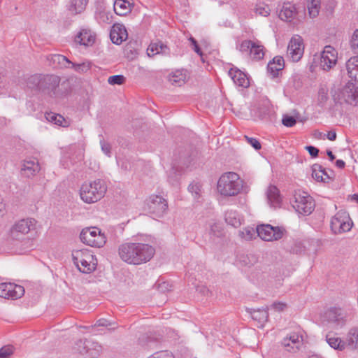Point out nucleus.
<instances>
[{
  "label": "nucleus",
  "instance_id": "36",
  "mask_svg": "<svg viewBox=\"0 0 358 358\" xmlns=\"http://www.w3.org/2000/svg\"><path fill=\"white\" fill-rule=\"evenodd\" d=\"M88 0H69V10L73 14L81 13L85 10Z\"/></svg>",
  "mask_w": 358,
  "mask_h": 358
},
{
  "label": "nucleus",
  "instance_id": "3",
  "mask_svg": "<svg viewBox=\"0 0 358 358\" xmlns=\"http://www.w3.org/2000/svg\"><path fill=\"white\" fill-rule=\"evenodd\" d=\"M106 189L104 180H86L80 187V196L85 203H95L104 196Z\"/></svg>",
  "mask_w": 358,
  "mask_h": 358
},
{
  "label": "nucleus",
  "instance_id": "34",
  "mask_svg": "<svg viewBox=\"0 0 358 358\" xmlns=\"http://www.w3.org/2000/svg\"><path fill=\"white\" fill-rule=\"evenodd\" d=\"M96 259L92 256V259H85L77 268L83 273H90L96 269Z\"/></svg>",
  "mask_w": 358,
  "mask_h": 358
},
{
  "label": "nucleus",
  "instance_id": "25",
  "mask_svg": "<svg viewBox=\"0 0 358 358\" xmlns=\"http://www.w3.org/2000/svg\"><path fill=\"white\" fill-rule=\"evenodd\" d=\"M302 339L296 334H292L289 336L283 338L282 341V345L286 348V350L291 352L295 351L299 349L300 344L301 343Z\"/></svg>",
  "mask_w": 358,
  "mask_h": 358
},
{
  "label": "nucleus",
  "instance_id": "24",
  "mask_svg": "<svg viewBox=\"0 0 358 358\" xmlns=\"http://www.w3.org/2000/svg\"><path fill=\"white\" fill-rule=\"evenodd\" d=\"M133 7L134 3L129 0H115L113 4L114 12L120 16L130 13Z\"/></svg>",
  "mask_w": 358,
  "mask_h": 358
},
{
  "label": "nucleus",
  "instance_id": "42",
  "mask_svg": "<svg viewBox=\"0 0 358 358\" xmlns=\"http://www.w3.org/2000/svg\"><path fill=\"white\" fill-rule=\"evenodd\" d=\"M250 313L252 319L258 320L259 322L267 321L268 317V313L266 309L253 310Z\"/></svg>",
  "mask_w": 358,
  "mask_h": 358
},
{
  "label": "nucleus",
  "instance_id": "2",
  "mask_svg": "<svg viewBox=\"0 0 358 358\" xmlns=\"http://www.w3.org/2000/svg\"><path fill=\"white\" fill-rule=\"evenodd\" d=\"M60 78L55 75L36 74L27 80V87L34 94H43L50 97H56Z\"/></svg>",
  "mask_w": 358,
  "mask_h": 358
},
{
  "label": "nucleus",
  "instance_id": "48",
  "mask_svg": "<svg viewBox=\"0 0 358 358\" xmlns=\"http://www.w3.org/2000/svg\"><path fill=\"white\" fill-rule=\"evenodd\" d=\"M350 44L352 50L358 54V29L354 31Z\"/></svg>",
  "mask_w": 358,
  "mask_h": 358
},
{
  "label": "nucleus",
  "instance_id": "7",
  "mask_svg": "<svg viewBox=\"0 0 358 358\" xmlns=\"http://www.w3.org/2000/svg\"><path fill=\"white\" fill-rule=\"evenodd\" d=\"M334 99L340 103H348L358 107V90L352 83H348L336 95Z\"/></svg>",
  "mask_w": 358,
  "mask_h": 358
},
{
  "label": "nucleus",
  "instance_id": "26",
  "mask_svg": "<svg viewBox=\"0 0 358 358\" xmlns=\"http://www.w3.org/2000/svg\"><path fill=\"white\" fill-rule=\"evenodd\" d=\"M47 60L49 64L53 68L64 67L69 68L71 61L62 55H51L48 56Z\"/></svg>",
  "mask_w": 358,
  "mask_h": 358
},
{
  "label": "nucleus",
  "instance_id": "45",
  "mask_svg": "<svg viewBox=\"0 0 358 358\" xmlns=\"http://www.w3.org/2000/svg\"><path fill=\"white\" fill-rule=\"evenodd\" d=\"M201 184L199 180H193L188 186V190L191 192L195 197H197L200 195L201 192Z\"/></svg>",
  "mask_w": 358,
  "mask_h": 358
},
{
  "label": "nucleus",
  "instance_id": "28",
  "mask_svg": "<svg viewBox=\"0 0 358 358\" xmlns=\"http://www.w3.org/2000/svg\"><path fill=\"white\" fill-rule=\"evenodd\" d=\"M296 8L291 3H285L279 13V17L285 21L291 22L296 15Z\"/></svg>",
  "mask_w": 358,
  "mask_h": 358
},
{
  "label": "nucleus",
  "instance_id": "8",
  "mask_svg": "<svg viewBox=\"0 0 358 358\" xmlns=\"http://www.w3.org/2000/svg\"><path fill=\"white\" fill-rule=\"evenodd\" d=\"M304 52V44L301 36L294 35L291 38L287 45V57L293 62H299Z\"/></svg>",
  "mask_w": 358,
  "mask_h": 358
},
{
  "label": "nucleus",
  "instance_id": "12",
  "mask_svg": "<svg viewBox=\"0 0 358 358\" xmlns=\"http://www.w3.org/2000/svg\"><path fill=\"white\" fill-rule=\"evenodd\" d=\"M243 187V180H217V190L224 196H235Z\"/></svg>",
  "mask_w": 358,
  "mask_h": 358
},
{
  "label": "nucleus",
  "instance_id": "33",
  "mask_svg": "<svg viewBox=\"0 0 358 358\" xmlns=\"http://www.w3.org/2000/svg\"><path fill=\"white\" fill-rule=\"evenodd\" d=\"M92 256L94 255L87 250H76L72 252V259L76 267L85 259H92Z\"/></svg>",
  "mask_w": 358,
  "mask_h": 358
},
{
  "label": "nucleus",
  "instance_id": "51",
  "mask_svg": "<svg viewBox=\"0 0 358 358\" xmlns=\"http://www.w3.org/2000/svg\"><path fill=\"white\" fill-rule=\"evenodd\" d=\"M282 123L285 127H292L296 124V120L294 117L285 115L282 117Z\"/></svg>",
  "mask_w": 358,
  "mask_h": 358
},
{
  "label": "nucleus",
  "instance_id": "55",
  "mask_svg": "<svg viewBox=\"0 0 358 358\" xmlns=\"http://www.w3.org/2000/svg\"><path fill=\"white\" fill-rule=\"evenodd\" d=\"M101 150L103 152V153L108 156V157H110V150H111V147L110 145V144L104 142L103 141H101Z\"/></svg>",
  "mask_w": 358,
  "mask_h": 358
},
{
  "label": "nucleus",
  "instance_id": "54",
  "mask_svg": "<svg viewBox=\"0 0 358 358\" xmlns=\"http://www.w3.org/2000/svg\"><path fill=\"white\" fill-rule=\"evenodd\" d=\"M219 179H241V176L235 172H226Z\"/></svg>",
  "mask_w": 358,
  "mask_h": 358
},
{
  "label": "nucleus",
  "instance_id": "61",
  "mask_svg": "<svg viewBox=\"0 0 358 358\" xmlns=\"http://www.w3.org/2000/svg\"><path fill=\"white\" fill-rule=\"evenodd\" d=\"M327 137L330 141H335L336 138V134L335 131H329L327 135Z\"/></svg>",
  "mask_w": 358,
  "mask_h": 358
},
{
  "label": "nucleus",
  "instance_id": "31",
  "mask_svg": "<svg viewBox=\"0 0 358 358\" xmlns=\"http://www.w3.org/2000/svg\"><path fill=\"white\" fill-rule=\"evenodd\" d=\"M264 47L258 41L253 42L249 52L250 57L254 61H259L264 58Z\"/></svg>",
  "mask_w": 358,
  "mask_h": 358
},
{
  "label": "nucleus",
  "instance_id": "9",
  "mask_svg": "<svg viewBox=\"0 0 358 358\" xmlns=\"http://www.w3.org/2000/svg\"><path fill=\"white\" fill-rule=\"evenodd\" d=\"M352 225L349 215L345 211L338 212L331 220V228L334 234L349 231Z\"/></svg>",
  "mask_w": 358,
  "mask_h": 358
},
{
  "label": "nucleus",
  "instance_id": "56",
  "mask_svg": "<svg viewBox=\"0 0 358 358\" xmlns=\"http://www.w3.org/2000/svg\"><path fill=\"white\" fill-rule=\"evenodd\" d=\"M306 150L309 152L310 155L313 157H316L318 155L319 150L312 145H308L306 148Z\"/></svg>",
  "mask_w": 358,
  "mask_h": 358
},
{
  "label": "nucleus",
  "instance_id": "37",
  "mask_svg": "<svg viewBox=\"0 0 358 358\" xmlns=\"http://www.w3.org/2000/svg\"><path fill=\"white\" fill-rule=\"evenodd\" d=\"M225 222L234 227H238L241 224V217L235 210H227L224 215Z\"/></svg>",
  "mask_w": 358,
  "mask_h": 358
},
{
  "label": "nucleus",
  "instance_id": "11",
  "mask_svg": "<svg viewBox=\"0 0 358 358\" xmlns=\"http://www.w3.org/2000/svg\"><path fill=\"white\" fill-rule=\"evenodd\" d=\"M285 230L279 227L271 224H261L257 227L258 236L264 241H272L282 238Z\"/></svg>",
  "mask_w": 358,
  "mask_h": 358
},
{
  "label": "nucleus",
  "instance_id": "22",
  "mask_svg": "<svg viewBox=\"0 0 358 358\" xmlns=\"http://www.w3.org/2000/svg\"><path fill=\"white\" fill-rule=\"evenodd\" d=\"M169 55L170 50L168 46L162 41L151 43L147 48V55L150 57H152L157 55Z\"/></svg>",
  "mask_w": 358,
  "mask_h": 358
},
{
  "label": "nucleus",
  "instance_id": "15",
  "mask_svg": "<svg viewBox=\"0 0 358 358\" xmlns=\"http://www.w3.org/2000/svg\"><path fill=\"white\" fill-rule=\"evenodd\" d=\"M24 294V288L14 283L3 282L0 284V296L4 299H17Z\"/></svg>",
  "mask_w": 358,
  "mask_h": 358
},
{
  "label": "nucleus",
  "instance_id": "30",
  "mask_svg": "<svg viewBox=\"0 0 358 358\" xmlns=\"http://www.w3.org/2000/svg\"><path fill=\"white\" fill-rule=\"evenodd\" d=\"M312 170V178L313 179H324V176H326L327 179H332L333 171L329 169V171L324 169L320 164H315L311 167Z\"/></svg>",
  "mask_w": 358,
  "mask_h": 358
},
{
  "label": "nucleus",
  "instance_id": "64",
  "mask_svg": "<svg viewBox=\"0 0 358 358\" xmlns=\"http://www.w3.org/2000/svg\"><path fill=\"white\" fill-rule=\"evenodd\" d=\"M327 154L328 157H329L330 161L333 162L335 159V156L333 154V152L331 150H327Z\"/></svg>",
  "mask_w": 358,
  "mask_h": 358
},
{
  "label": "nucleus",
  "instance_id": "49",
  "mask_svg": "<svg viewBox=\"0 0 358 358\" xmlns=\"http://www.w3.org/2000/svg\"><path fill=\"white\" fill-rule=\"evenodd\" d=\"M125 78L122 75H115L110 76L108 79V83L111 85H122L124 83Z\"/></svg>",
  "mask_w": 358,
  "mask_h": 358
},
{
  "label": "nucleus",
  "instance_id": "16",
  "mask_svg": "<svg viewBox=\"0 0 358 358\" xmlns=\"http://www.w3.org/2000/svg\"><path fill=\"white\" fill-rule=\"evenodd\" d=\"M320 241L319 240L311 239L301 241H296L290 248V252L294 254L300 255L304 252L306 250L312 251L313 253H316L317 248L319 247Z\"/></svg>",
  "mask_w": 358,
  "mask_h": 358
},
{
  "label": "nucleus",
  "instance_id": "4",
  "mask_svg": "<svg viewBox=\"0 0 358 358\" xmlns=\"http://www.w3.org/2000/svg\"><path fill=\"white\" fill-rule=\"evenodd\" d=\"M290 202L296 211L301 215H310L315 208L314 200L305 192L294 191Z\"/></svg>",
  "mask_w": 358,
  "mask_h": 358
},
{
  "label": "nucleus",
  "instance_id": "13",
  "mask_svg": "<svg viewBox=\"0 0 358 358\" xmlns=\"http://www.w3.org/2000/svg\"><path fill=\"white\" fill-rule=\"evenodd\" d=\"M337 59V51L332 46L327 45L320 55L319 66L322 70L328 71L336 65Z\"/></svg>",
  "mask_w": 358,
  "mask_h": 358
},
{
  "label": "nucleus",
  "instance_id": "38",
  "mask_svg": "<svg viewBox=\"0 0 358 358\" xmlns=\"http://www.w3.org/2000/svg\"><path fill=\"white\" fill-rule=\"evenodd\" d=\"M95 19L100 24H110L112 22V15L109 11L100 8L95 13Z\"/></svg>",
  "mask_w": 358,
  "mask_h": 358
},
{
  "label": "nucleus",
  "instance_id": "29",
  "mask_svg": "<svg viewBox=\"0 0 358 358\" xmlns=\"http://www.w3.org/2000/svg\"><path fill=\"white\" fill-rule=\"evenodd\" d=\"M346 68L349 77L358 82V55L352 57L348 60Z\"/></svg>",
  "mask_w": 358,
  "mask_h": 358
},
{
  "label": "nucleus",
  "instance_id": "53",
  "mask_svg": "<svg viewBox=\"0 0 358 358\" xmlns=\"http://www.w3.org/2000/svg\"><path fill=\"white\" fill-rule=\"evenodd\" d=\"M148 358H174L173 355L168 351H160L154 353Z\"/></svg>",
  "mask_w": 358,
  "mask_h": 358
},
{
  "label": "nucleus",
  "instance_id": "57",
  "mask_svg": "<svg viewBox=\"0 0 358 358\" xmlns=\"http://www.w3.org/2000/svg\"><path fill=\"white\" fill-rule=\"evenodd\" d=\"M111 323L106 319L101 318L96 321L95 326L97 327H108L110 326Z\"/></svg>",
  "mask_w": 358,
  "mask_h": 358
},
{
  "label": "nucleus",
  "instance_id": "43",
  "mask_svg": "<svg viewBox=\"0 0 358 358\" xmlns=\"http://www.w3.org/2000/svg\"><path fill=\"white\" fill-rule=\"evenodd\" d=\"M321 1H315V2H308V10L310 17L314 18L319 14Z\"/></svg>",
  "mask_w": 358,
  "mask_h": 358
},
{
  "label": "nucleus",
  "instance_id": "44",
  "mask_svg": "<svg viewBox=\"0 0 358 358\" xmlns=\"http://www.w3.org/2000/svg\"><path fill=\"white\" fill-rule=\"evenodd\" d=\"M69 68L73 69L75 71L81 73L88 71L91 68V65L90 63L87 62L80 64H76L71 62Z\"/></svg>",
  "mask_w": 358,
  "mask_h": 358
},
{
  "label": "nucleus",
  "instance_id": "59",
  "mask_svg": "<svg viewBox=\"0 0 358 358\" xmlns=\"http://www.w3.org/2000/svg\"><path fill=\"white\" fill-rule=\"evenodd\" d=\"M88 343H89V341H85L84 342H83V341H79L78 343H77V345H84V348H83V350H80V354H84L85 352H88V350H85V348H88Z\"/></svg>",
  "mask_w": 358,
  "mask_h": 358
},
{
  "label": "nucleus",
  "instance_id": "17",
  "mask_svg": "<svg viewBox=\"0 0 358 358\" xmlns=\"http://www.w3.org/2000/svg\"><path fill=\"white\" fill-rule=\"evenodd\" d=\"M96 39V33L87 27L81 28L75 36V42L85 47L92 46Z\"/></svg>",
  "mask_w": 358,
  "mask_h": 358
},
{
  "label": "nucleus",
  "instance_id": "35",
  "mask_svg": "<svg viewBox=\"0 0 358 358\" xmlns=\"http://www.w3.org/2000/svg\"><path fill=\"white\" fill-rule=\"evenodd\" d=\"M326 341L327 343L335 350H343L345 348V343L335 334H327Z\"/></svg>",
  "mask_w": 358,
  "mask_h": 358
},
{
  "label": "nucleus",
  "instance_id": "10",
  "mask_svg": "<svg viewBox=\"0 0 358 358\" xmlns=\"http://www.w3.org/2000/svg\"><path fill=\"white\" fill-rule=\"evenodd\" d=\"M34 219H22L15 222L10 229V236L14 240H21L31 230L35 229Z\"/></svg>",
  "mask_w": 358,
  "mask_h": 358
},
{
  "label": "nucleus",
  "instance_id": "1",
  "mask_svg": "<svg viewBox=\"0 0 358 358\" xmlns=\"http://www.w3.org/2000/svg\"><path fill=\"white\" fill-rule=\"evenodd\" d=\"M155 253V248L143 243H124L118 248L120 258L129 264L140 265L149 262Z\"/></svg>",
  "mask_w": 358,
  "mask_h": 358
},
{
  "label": "nucleus",
  "instance_id": "32",
  "mask_svg": "<svg viewBox=\"0 0 358 358\" xmlns=\"http://www.w3.org/2000/svg\"><path fill=\"white\" fill-rule=\"evenodd\" d=\"M345 346H348L351 349H356L358 348V328L353 327L348 331L345 341Z\"/></svg>",
  "mask_w": 358,
  "mask_h": 358
},
{
  "label": "nucleus",
  "instance_id": "21",
  "mask_svg": "<svg viewBox=\"0 0 358 358\" xmlns=\"http://www.w3.org/2000/svg\"><path fill=\"white\" fill-rule=\"evenodd\" d=\"M229 75L236 85L244 88L249 87L250 82L247 75L239 69L231 68L229 71Z\"/></svg>",
  "mask_w": 358,
  "mask_h": 358
},
{
  "label": "nucleus",
  "instance_id": "52",
  "mask_svg": "<svg viewBox=\"0 0 358 358\" xmlns=\"http://www.w3.org/2000/svg\"><path fill=\"white\" fill-rule=\"evenodd\" d=\"M245 138L247 142L252 147H253L256 150H259L261 149V148H262L261 143L257 138H252V137H248L247 136H245Z\"/></svg>",
  "mask_w": 358,
  "mask_h": 358
},
{
  "label": "nucleus",
  "instance_id": "14",
  "mask_svg": "<svg viewBox=\"0 0 358 358\" xmlns=\"http://www.w3.org/2000/svg\"><path fill=\"white\" fill-rule=\"evenodd\" d=\"M346 313L341 308H331L326 310L322 316V322L334 327L342 326L345 322Z\"/></svg>",
  "mask_w": 358,
  "mask_h": 358
},
{
  "label": "nucleus",
  "instance_id": "46",
  "mask_svg": "<svg viewBox=\"0 0 358 358\" xmlns=\"http://www.w3.org/2000/svg\"><path fill=\"white\" fill-rule=\"evenodd\" d=\"M254 41L250 40H244L240 44H237L236 48L242 53L250 52V48Z\"/></svg>",
  "mask_w": 358,
  "mask_h": 358
},
{
  "label": "nucleus",
  "instance_id": "63",
  "mask_svg": "<svg viewBox=\"0 0 358 358\" xmlns=\"http://www.w3.org/2000/svg\"><path fill=\"white\" fill-rule=\"evenodd\" d=\"M198 290L200 292H201L203 294H206L208 292V289L206 287H204V286H202V287H199L198 289Z\"/></svg>",
  "mask_w": 358,
  "mask_h": 358
},
{
  "label": "nucleus",
  "instance_id": "41",
  "mask_svg": "<svg viewBox=\"0 0 358 358\" xmlns=\"http://www.w3.org/2000/svg\"><path fill=\"white\" fill-rule=\"evenodd\" d=\"M45 117L48 122L56 125L66 127V125L63 124L64 122H66V120L64 117L59 114L52 112H47L45 113Z\"/></svg>",
  "mask_w": 358,
  "mask_h": 358
},
{
  "label": "nucleus",
  "instance_id": "5",
  "mask_svg": "<svg viewBox=\"0 0 358 358\" xmlns=\"http://www.w3.org/2000/svg\"><path fill=\"white\" fill-rule=\"evenodd\" d=\"M144 208L148 213L162 217L168 211V202L162 196L152 194L145 200Z\"/></svg>",
  "mask_w": 358,
  "mask_h": 358
},
{
  "label": "nucleus",
  "instance_id": "60",
  "mask_svg": "<svg viewBox=\"0 0 358 358\" xmlns=\"http://www.w3.org/2000/svg\"><path fill=\"white\" fill-rule=\"evenodd\" d=\"M159 287L161 291L164 292V291H166V290H169L171 286L169 285V284L168 282H163L162 284L159 285Z\"/></svg>",
  "mask_w": 358,
  "mask_h": 358
},
{
  "label": "nucleus",
  "instance_id": "62",
  "mask_svg": "<svg viewBox=\"0 0 358 358\" xmlns=\"http://www.w3.org/2000/svg\"><path fill=\"white\" fill-rule=\"evenodd\" d=\"M345 162L342 159H338L336 162V166L339 169H343L345 166Z\"/></svg>",
  "mask_w": 358,
  "mask_h": 358
},
{
  "label": "nucleus",
  "instance_id": "18",
  "mask_svg": "<svg viewBox=\"0 0 358 358\" xmlns=\"http://www.w3.org/2000/svg\"><path fill=\"white\" fill-rule=\"evenodd\" d=\"M84 157V150L78 145H71L68 148L66 152L63 157V166L65 168H69V162H65V159H69L70 164H73L77 162L81 161Z\"/></svg>",
  "mask_w": 358,
  "mask_h": 358
},
{
  "label": "nucleus",
  "instance_id": "50",
  "mask_svg": "<svg viewBox=\"0 0 358 358\" xmlns=\"http://www.w3.org/2000/svg\"><path fill=\"white\" fill-rule=\"evenodd\" d=\"M13 354V347L6 345L0 349V358H9Z\"/></svg>",
  "mask_w": 358,
  "mask_h": 358
},
{
  "label": "nucleus",
  "instance_id": "19",
  "mask_svg": "<svg viewBox=\"0 0 358 358\" xmlns=\"http://www.w3.org/2000/svg\"><path fill=\"white\" fill-rule=\"evenodd\" d=\"M128 37L126 27L122 24H114L110 29V38L111 41L117 45L121 44Z\"/></svg>",
  "mask_w": 358,
  "mask_h": 358
},
{
  "label": "nucleus",
  "instance_id": "27",
  "mask_svg": "<svg viewBox=\"0 0 358 358\" xmlns=\"http://www.w3.org/2000/svg\"><path fill=\"white\" fill-rule=\"evenodd\" d=\"M285 66V61L282 57L276 56L267 65L268 72L273 77H276L278 72L283 69Z\"/></svg>",
  "mask_w": 358,
  "mask_h": 358
},
{
  "label": "nucleus",
  "instance_id": "58",
  "mask_svg": "<svg viewBox=\"0 0 358 358\" xmlns=\"http://www.w3.org/2000/svg\"><path fill=\"white\" fill-rule=\"evenodd\" d=\"M273 308L278 311L282 310L286 306L285 303L281 302H275L272 305Z\"/></svg>",
  "mask_w": 358,
  "mask_h": 358
},
{
  "label": "nucleus",
  "instance_id": "20",
  "mask_svg": "<svg viewBox=\"0 0 358 358\" xmlns=\"http://www.w3.org/2000/svg\"><path fill=\"white\" fill-rule=\"evenodd\" d=\"M40 165L38 159L35 158L26 159L21 168L22 174L24 177L34 176L40 171Z\"/></svg>",
  "mask_w": 358,
  "mask_h": 358
},
{
  "label": "nucleus",
  "instance_id": "39",
  "mask_svg": "<svg viewBox=\"0 0 358 358\" xmlns=\"http://www.w3.org/2000/svg\"><path fill=\"white\" fill-rule=\"evenodd\" d=\"M223 234V228L221 224L213 222L210 224L209 235L213 241H215L216 238H221Z\"/></svg>",
  "mask_w": 358,
  "mask_h": 358
},
{
  "label": "nucleus",
  "instance_id": "6",
  "mask_svg": "<svg viewBox=\"0 0 358 358\" xmlns=\"http://www.w3.org/2000/svg\"><path fill=\"white\" fill-rule=\"evenodd\" d=\"M80 238L83 243L95 248H101L106 242L105 235L97 227L83 229L80 234Z\"/></svg>",
  "mask_w": 358,
  "mask_h": 358
},
{
  "label": "nucleus",
  "instance_id": "23",
  "mask_svg": "<svg viewBox=\"0 0 358 358\" xmlns=\"http://www.w3.org/2000/svg\"><path fill=\"white\" fill-rule=\"evenodd\" d=\"M267 200L270 206L272 208H278L280 206L282 199L280 190L275 185H270L266 192Z\"/></svg>",
  "mask_w": 358,
  "mask_h": 358
},
{
  "label": "nucleus",
  "instance_id": "40",
  "mask_svg": "<svg viewBox=\"0 0 358 358\" xmlns=\"http://www.w3.org/2000/svg\"><path fill=\"white\" fill-rule=\"evenodd\" d=\"M186 74L182 71L177 70L169 76V81L176 85L180 86L185 83Z\"/></svg>",
  "mask_w": 358,
  "mask_h": 358
},
{
  "label": "nucleus",
  "instance_id": "47",
  "mask_svg": "<svg viewBox=\"0 0 358 358\" xmlns=\"http://www.w3.org/2000/svg\"><path fill=\"white\" fill-rule=\"evenodd\" d=\"M270 8L268 6L260 3L257 5L255 8V13L261 16L266 17L270 14Z\"/></svg>",
  "mask_w": 358,
  "mask_h": 358
}]
</instances>
